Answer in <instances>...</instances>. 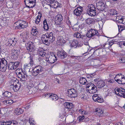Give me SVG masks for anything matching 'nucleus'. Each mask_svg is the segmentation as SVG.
Listing matches in <instances>:
<instances>
[{
  "instance_id": "1",
  "label": "nucleus",
  "mask_w": 125,
  "mask_h": 125,
  "mask_svg": "<svg viewBox=\"0 0 125 125\" xmlns=\"http://www.w3.org/2000/svg\"><path fill=\"white\" fill-rule=\"evenodd\" d=\"M46 39L43 40L42 42L44 44L46 45H48L50 42L52 43L55 40V37L53 35V33L52 32H47V33Z\"/></svg>"
},
{
  "instance_id": "2",
  "label": "nucleus",
  "mask_w": 125,
  "mask_h": 125,
  "mask_svg": "<svg viewBox=\"0 0 125 125\" xmlns=\"http://www.w3.org/2000/svg\"><path fill=\"white\" fill-rule=\"evenodd\" d=\"M87 10L88 14L91 16H93L95 15L96 13V9L94 5L93 4L88 5Z\"/></svg>"
},
{
  "instance_id": "3",
  "label": "nucleus",
  "mask_w": 125,
  "mask_h": 125,
  "mask_svg": "<svg viewBox=\"0 0 125 125\" xmlns=\"http://www.w3.org/2000/svg\"><path fill=\"white\" fill-rule=\"evenodd\" d=\"M7 64V61L4 58L0 59V71L2 72L6 71Z\"/></svg>"
},
{
  "instance_id": "4",
  "label": "nucleus",
  "mask_w": 125,
  "mask_h": 125,
  "mask_svg": "<svg viewBox=\"0 0 125 125\" xmlns=\"http://www.w3.org/2000/svg\"><path fill=\"white\" fill-rule=\"evenodd\" d=\"M99 34L97 30L91 29L87 32V36L88 38H90L94 36H98Z\"/></svg>"
},
{
  "instance_id": "5",
  "label": "nucleus",
  "mask_w": 125,
  "mask_h": 125,
  "mask_svg": "<svg viewBox=\"0 0 125 125\" xmlns=\"http://www.w3.org/2000/svg\"><path fill=\"white\" fill-rule=\"evenodd\" d=\"M115 91L117 95L125 98V89L122 87L116 88L115 89Z\"/></svg>"
},
{
  "instance_id": "6",
  "label": "nucleus",
  "mask_w": 125,
  "mask_h": 125,
  "mask_svg": "<svg viewBox=\"0 0 125 125\" xmlns=\"http://www.w3.org/2000/svg\"><path fill=\"white\" fill-rule=\"evenodd\" d=\"M43 69V68L40 65L36 66L32 69V74L34 76H36L39 73L42 72Z\"/></svg>"
},
{
  "instance_id": "7",
  "label": "nucleus",
  "mask_w": 125,
  "mask_h": 125,
  "mask_svg": "<svg viewBox=\"0 0 125 125\" xmlns=\"http://www.w3.org/2000/svg\"><path fill=\"white\" fill-rule=\"evenodd\" d=\"M68 96L70 98H75L78 96V92L77 90L73 88L68 90Z\"/></svg>"
},
{
  "instance_id": "8",
  "label": "nucleus",
  "mask_w": 125,
  "mask_h": 125,
  "mask_svg": "<svg viewBox=\"0 0 125 125\" xmlns=\"http://www.w3.org/2000/svg\"><path fill=\"white\" fill-rule=\"evenodd\" d=\"M46 60L49 63H52L55 62L57 58L55 55L53 53L49 55L46 58Z\"/></svg>"
},
{
  "instance_id": "9",
  "label": "nucleus",
  "mask_w": 125,
  "mask_h": 125,
  "mask_svg": "<svg viewBox=\"0 0 125 125\" xmlns=\"http://www.w3.org/2000/svg\"><path fill=\"white\" fill-rule=\"evenodd\" d=\"M17 22L19 24V25L16 26V28L18 29H24L26 28L28 26V23L23 20H20Z\"/></svg>"
},
{
  "instance_id": "10",
  "label": "nucleus",
  "mask_w": 125,
  "mask_h": 125,
  "mask_svg": "<svg viewBox=\"0 0 125 125\" xmlns=\"http://www.w3.org/2000/svg\"><path fill=\"white\" fill-rule=\"evenodd\" d=\"M17 77L20 78L21 81H25L27 80V75L22 71L17 72L16 73Z\"/></svg>"
},
{
  "instance_id": "11",
  "label": "nucleus",
  "mask_w": 125,
  "mask_h": 125,
  "mask_svg": "<svg viewBox=\"0 0 125 125\" xmlns=\"http://www.w3.org/2000/svg\"><path fill=\"white\" fill-rule=\"evenodd\" d=\"M20 64L19 62H10L8 65V67L9 70H14L17 68Z\"/></svg>"
},
{
  "instance_id": "12",
  "label": "nucleus",
  "mask_w": 125,
  "mask_h": 125,
  "mask_svg": "<svg viewBox=\"0 0 125 125\" xmlns=\"http://www.w3.org/2000/svg\"><path fill=\"white\" fill-rule=\"evenodd\" d=\"M26 46L27 50L29 52H33L35 50V47L32 43H28Z\"/></svg>"
},
{
  "instance_id": "13",
  "label": "nucleus",
  "mask_w": 125,
  "mask_h": 125,
  "mask_svg": "<svg viewBox=\"0 0 125 125\" xmlns=\"http://www.w3.org/2000/svg\"><path fill=\"white\" fill-rule=\"evenodd\" d=\"M96 6L97 9L99 11H103L105 8V4L101 2L97 3Z\"/></svg>"
},
{
  "instance_id": "14",
  "label": "nucleus",
  "mask_w": 125,
  "mask_h": 125,
  "mask_svg": "<svg viewBox=\"0 0 125 125\" xmlns=\"http://www.w3.org/2000/svg\"><path fill=\"white\" fill-rule=\"evenodd\" d=\"M19 53V51L16 49H13L11 50V54L12 55L11 57L14 59H17L18 58Z\"/></svg>"
},
{
  "instance_id": "15",
  "label": "nucleus",
  "mask_w": 125,
  "mask_h": 125,
  "mask_svg": "<svg viewBox=\"0 0 125 125\" xmlns=\"http://www.w3.org/2000/svg\"><path fill=\"white\" fill-rule=\"evenodd\" d=\"M83 10L82 7H78L74 10L73 11L74 14L77 16H80L83 11Z\"/></svg>"
},
{
  "instance_id": "16",
  "label": "nucleus",
  "mask_w": 125,
  "mask_h": 125,
  "mask_svg": "<svg viewBox=\"0 0 125 125\" xmlns=\"http://www.w3.org/2000/svg\"><path fill=\"white\" fill-rule=\"evenodd\" d=\"M63 19L62 15L61 14H58L55 17V23L59 25L60 23L62 21Z\"/></svg>"
},
{
  "instance_id": "17",
  "label": "nucleus",
  "mask_w": 125,
  "mask_h": 125,
  "mask_svg": "<svg viewBox=\"0 0 125 125\" xmlns=\"http://www.w3.org/2000/svg\"><path fill=\"white\" fill-rule=\"evenodd\" d=\"M57 55L62 58H65L67 56V54L63 50L58 51L57 53Z\"/></svg>"
},
{
  "instance_id": "18",
  "label": "nucleus",
  "mask_w": 125,
  "mask_h": 125,
  "mask_svg": "<svg viewBox=\"0 0 125 125\" xmlns=\"http://www.w3.org/2000/svg\"><path fill=\"white\" fill-rule=\"evenodd\" d=\"M66 41L64 40L63 37L62 36H59L57 38V43L60 45H62V43L64 44L66 42Z\"/></svg>"
},
{
  "instance_id": "19",
  "label": "nucleus",
  "mask_w": 125,
  "mask_h": 125,
  "mask_svg": "<svg viewBox=\"0 0 125 125\" xmlns=\"http://www.w3.org/2000/svg\"><path fill=\"white\" fill-rule=\"evenodd\" d=\"M29 32L27 31L23 32L20 34V36H21L22 38L24 39V40H27V39L29 37Z\"/></svg>"
},
{
  "instance_id": "20",
  "label": "nucleus",
  "mask_w": 125,
  "mask_h": 125,
  "mask_svg": "<svg viewBox=\"0 0 125 125\" xmlns=\"http://www.w3.org/2000/svg\"><path fill=\"white\" fill-rule=\"evenodd\" d=\"M97 83V87L99 88H101L103 87L105 84V82L102 80L98 81Z\"/></svg>"
},
{
  "instance_id": "21",
  "label": "nucleus",
  "mask_w": 125,
  "mask_h": 125,
  "mask_svg": "<svg viewBox=\"0 0 125 125\" xmlns=\"http://www.w3.org/2000/svg\"><path fill=\"white\" fill-rule=\"evenodd\" d=\"M21 86L20 83L18 82L17 84L15 85L14 86L11 87V88L13 89L14 91L17 92L18 90Z\"/></svg>"
},
{
  "instance_id": "22",
  "label": "nucleus",
  "mask_w": 125,
  "mask_h": 125,
  "mask_svg": "<svg viewBox=\"0 0 125 125\" xmlns=\"http://www.w3.org/2000/svg\"><path fill=\"white\" fill-rule=\"evenodd\" d=\"M104 112L103 110L100 109L99 108H97L96 111L95 113L96 115L99 117H101L102 116Z\"/></svg>"
},
{
  "instance_id": "23",
  "label": "nucleus",
  "mask_w": 125,
  "mask_h": 125,
  "mask_svg": "<svg viewBox=\"0 0 125 125\" xmlns=\"http://www.w3.org/2000/svg\"><path fill=\"white\" fill-rule=\"evenodd\" d=\"M17 39L16 38H14L13 39H11L9 40V43L10 44V46L11 45L12 46H14L16 44L17 41Z\"/></svg>"
},
{
  "instance_id": "24",
  "label": "nucleus",
  "mask_w": 125,
  "mask_h": 125,
  "mask_svg": "<svg viewBox=\"0 0 125 125\" xmlns=\"http://www.w3.org/2000/svg\"><path fill=\"white\" fill-rule=\"evenodd\" d=\"M30 61L29 62V64H25L24 67L25 68H27L28 67H30L31 66V65H32L33 64L34 62L33 60L32 57L30 56Z\"/></svg>"
},
{
  "instance_id": "25",
  "label": "nucleus",
  "mask_w": 125,
  "mask_h": 125,
  "mask_svg": "<svg viewBox=\"0 0 125 125\" xmlns=\"http://www.w3.org/2000/svg\"><path fill=\"white\" fill-rule=\"evenodd\" d=\"M124 75H122V73L118 74L116 75L114 78L115 80L118 82V81L120 80V79L124 77Z\"/></svg>"
},
{
  "instance_id": "26",
  "label": "nucleus",
  "mask_w": 125,
  "mask_h": 125,
  "mask_svg": "<svg viewBox=\"0 0 125 125\" xmlns=\"http://www.w3.org/2000/svg\"><path fill=\"white\" fill-rule=\"evenodd\" d=\"M93 83H88L86 84L87 86L86 87V88H88V90L89 92L90 93H92V86H93Z\"/></svg>"
},
{
  "instance_id": "27",
  "label": "nucleus",
  "mask_w": 125,
  "mask_h": 125,
  "mask_svg": "<svg viewBox=\"0 0 125 125\" xmlns=\"http://www.w3.org/2000/svg\"><path fill=\"white\" fill-rule=\"evenodd\" d=\"M64 105L65 108L71 109L72 107L73 104L71 103L65 102L64 103Z\"/></svg>"
},
{
  "instance_id": "28",
  "label": "nucleus",
  "mask_w": 125,
  "mask_h": 125,
  "mask_svg": "<svg viewBox=\"0 0 125 125\" xmlns=\"http://www.w3.org/2000/svg\"><path fill=\"white\" fill-rule=\"evenodd\" d=\"M80 83L82 84H87L88 83L86 79L84 78H81L79 81Z\"/></svg>"
},
{
  "instance_id": "29",
  "label": "nucleus",
  "mask_w": 125,
  "mask_h": 125,
  "mask_svg": "<svg viewBox=\"0 0 125 125\" xmlns=\"http://www.w3.org/2000/svg\"><path fill=\"white\" fill-rule=\"evenodd\" d=\"M107 43L104 44H103L101 46H100V48H109L112 45H110L109 43L108 42Z\"/></svg>"
},
{
  "instance_id": "30",
  "label": "nucleus",
  "mask_w": 125,
  "mask_h": 125,
  "mask_svg": "<svg viewBox=\"0 0 125 125\" xmlns=\"http://www.w3.org/2000/svg\"><path fill=\"white\" fill-rule=\"evenodd\" d=\"M52 6L54 8H56L59 7H60L61 6V4L56 1L55 2L52 3Z\"/></svg>"
},
{
  "instance_id": "31",
  "label": "nucleus",
  "mask_w": 125,
  "mask_h": 125,
  "mask_svg": "<svg viewBox=\"0 0 125 125\" xmlns=\"http://www.w3.org/2000/svg\"><path fill=\"white\" fill-rule=\"evenodd\" d=\"M23 111L20 108H16L15 110V113L17 115H19L23 113Z\"/></svg>"
},
{
  "instance_id": "32",
  "label": "nucleus",
  "mask_w": 125,
  "mask_h": 125,
  "mask_svg": "<svg viewBox=\"0 0 125 125\" xmlns=\"http://www.w3.org/2000/svg\"><path fill=\"white\" fill-rule=\"evenodd\" d=\"M43 24L44 29L45 30H48L49 29V27L46 19H45L43 21Z\"/></svg>"
},
{
  "instance_id": "33",
  "label": "nucleus",
  "mask_w": 125,
  "mask_h": 125,
  "mask_svg": "<svg viewBox=\"0 0 125 125\" xmlns=\"http://www.w3.org/2000/svg\"><path fill=\"white\" fill-rule=\"evenodd\" d=\"M36 27H34L32 30L31 33V34L33 36H35L36 35L37 33H38V29H36Z\"/></svg>"
},
{
  "instance_id": "34",
  "label": "nucleus",
  "mask_w": 125,
  "mask_h": 125,
  "mask_svg": "<svg viewBox=\"0 0 125 125\" xmlns=\"http://www.w3.org/2000/svg\"><path fill=\"white\" fill-rule=\"evenodd\" d=\"M39 59L41 64L44 65H46V62L47 61L44 58L40 57L39 58Z\"/></svg>"
},
{
  "instance_id": "35",
  "label": "nucleus",
  "mask_w": 125,
  "mask_h": 125,
  "mask_svg": "<svg viewBox=\"0 0 125 125\" xmlns=\"http://www.w3.org/2000/svg\"><path fill=\"white\" fill-rule=\"evenodd\" d=\"M78 42L77 41L73 40L71 42L70 46L72 47L76 48L78 45Z\"/></svg>"
},
{
  "instance_id": "36",
  "label": "nucleus",
  "mask_w": 125,
  "mask_h": 125,
  "mask_svg": "<svg viewBox=\"0 0 125 125\" xmlns=\"http://www.w3.org/2000/svg\"><path fill=\"white\" fill-rule=\"evenodd\" d=\"M3 94L5 96L8 98L11 97L12 95V94L11 92L8 91L5 92L3 93Z\"/></svg>"
},
{
  "instance_id": "37",
  "label": "nucleus",
  "mask_w": 125,
  "mask_h": 125,
  "mask_svg": "<svg viewBox=\"0 0 125 125\" xmlns=\"http://www.w3.org/2000/svg\"><path fill=\"white\" fill-rule=\"evenodd\" d=\"M87 24H93L94 22V20L92 18H88L85 20Z\"/></svg>"
},
{
  "instance_id": "38",
  "label": "nucleus",
  "mask_w": 125,
  "mask_h": 125,
  "mask_svg": "<svg viewBox=\"0 0 125 125\" xmlns=\"http://www.w3.org/2000/svg\"><path fill=\"white\" fill-rule=\"evenodd\" d=\"M52 100L54 101H56L57 100L58 98V96L56 94H51V97Z\"/></svg>"
},
{
  "instance_id": "39",
  "label": "nucleus",
  "mask_w": 125,
  "mask_h": 125,
  "mask_svg": "<svg viewBox=\"0 0 125 125\" xmlns=\"http://www.w3.org/2000/svg\"><path fill=\"white\" fill-rule=\"evenodd\" d=\"M39 85L41 89L42 90L45 88L46 85L45 83L43 81H41L40 82Z\"/></svg>"
},
{
  "instance_id": "40",
  "label": "nucleus",
  "mask_w": 125,
  "mask_h": 125,
  "mask_svg": "<svg viewBox=\"0 0 125 125\" xmlns=\"http://www.w3.org/2000/svg\"><path fill=\"white\" fill-rule=\"evenodd\" d=\"M118 83L120 84H125V78L124 76V77L120 79V80L118 81Z\"/></svg>"
},
{
  "instance_id": "41",
  "label": "nucleus",
  "mask_w": 125,
  "mask_h": 125,
  "mask_svg": "<svg viewBox=\"0 0 125 125\" xmlns=\"http://www.w3.org/2000/svg\"><path fill=\"white\" fill-rule=\"evenodd\" d=\"M17 83L16 81V80H14L13 79H12L10 81V85L12 87V86H14L15 85L17 84Z\"/></svg>"
},
{
  "instance_id": "42",
  "label": "nucleus",
  "mask_w": 125,
  "mask_h": 125,
  "mask_svg": "<svg viewBox=\"0 0 125 125\" xmlns=\"http://www.w3.org/2000/svg\"><path fill=\"white\" fill-rule=\"evenodd\" d=\"M92 93H95L97 91V88L96 86L93 84V86H92Z\"/></svg>"
},
{
  "instance_id": "43",
  "label": "nucleus",
  "mask_w": 125,
  "mask_h": 125,
  "mask_svg": "<svg viewBox=\"0 0 125 125\" xmlns=\"http://www.w3.org/2000/svg\"><path fill=\"white\" fill-rule=\"evenodd\" d=\"M35 2L36 1H32L31 2H28V3H27V4H29L31 8H32L34 7L35 5Z\"/></svg>"
},
{
  "instance_id": "44",
  "label": "nucleus",
  "mask_w": 125,
  "mask_h": 125,
  "mask_svg": "<svg viewBox=\"0 0 125 125\" xmlns=\"http://www.w3.org/2000/svg\"><path fill=\"white\" fill-rule=\"evenodd\" d=\"M74 36L77 38H81L82 35L79 32L75 33L74 34Z\"/></svg>"
},
{
  "instance_id": "45",
  "label": "nucleus",
  "mask_w": 125,
  "mask_h": 125,
  "mask_svg": "<svg viewBox=\"0 0 125 125\" xmlns=\"http://www.w3.org/2000/svg\"><path fill=\"white\" fill-rule=\"evenodd\" d=\"M46 53L43 51H39L38 55L41 56V57L44 58L43 57L45 55Z\"/></svg>"
},
{
  "instance_id": "46",
  "label": "nucleus",
  "mask_w": 125,
  "mask_h": 125,
  "mask_svg": "<svg viewBox=\"0 0 125 125\" xmlns=\"http://www.w3.org/2000/svg\"><path fill=\"white\" fill-rule=\"evenodd\" d=\"M117 13L115 10L114 9L111 10L110 13V14L111 15H112L113 16H116Z\"/></svg>"
},
{
  "instance_id": "47",
  "label": "nucleus",
  "mask_w": 125,
  "mask_h": 125,
  "mask_svg": "<svg viewBox=\"0 0 125 125\" xmlns=\"http://www.w3.org/2000/svg\"><path fill=\"white\" fill-rule=\"evenodd\" d=\"M11 123H10V125H18V124L16 121L12 120L11 122H10Z\"/></svg>"
},
{
  "instance_id": "48",
  "label": "nucleus",
  "mask_w": 125,
  "mask_h": 125,
  "mask_svg": "<svg viewBox=\"0 0 125 125\" xmlns=\"http://www.w3.org/2000/svg\"><path fill=\"white\" fill-rule=\"evenodd\" d=\"M51 94H45L43 95V97H46V98H48L49 97L50 98H51Z\"/></svg>"
},
{
  "instance_id": "49",
  "label": "nucleus",
  "mask_w": 125,
  "mask_h": 125,
  "mask_svg": "<svg viewBox=\"0 0 125 125\" xmlns=\"http://www.w3.org/2000/svg\"><path fill=\"white\" fill-rule=\"evenodd\" d=\"M87 37H88V36H87V33L86 35H82L81 38V39L82 40H87Z\"/></svg>"
},
{
  "instance_id": "50",
  "label": "nucleus",
  "mask_w": 125,
  "mask_h": 125,
  "mask_svg": "<svg viewBox=\"0 0 125 125\" xmlns=\"http://www.w3.org/2000/svg\"><path fill=\"white\" fill-rule=\"evenodd\" d=\"M7 105H11L13 103V101L11 100H7Z\"/></svg>"
},
{
  "instance_id": "51",
  "label": "nucleus",
  "mask_w": 125,
  "mask_h": 125,
  "mask_svg": "<svg viewBox=\"0 0 125 125\" xmlns=\"http://www.w3.org/2000/svg\"><path fill=\"white\" fill-rule=\"evenodd\" d=\"M114 17L115 18V20L117 21H118L119 20H120L121 19H122V18L121 16H117V15Z\"/></svg>"
},
{
  "instance_id": "52",
  "label": "nucleus",
  "mask_w": 125,
  "mask_h": 125,
  "mask_svg": "<svg viewBox=\"0 0 125 125\" xmlns=\"http://www.w3.org/2000/svg\"><path fill=\"white\" fill-rule=\"evenodd\" d=\"M97 99V101L98 102L102 103L103 102V98H102L100 97H99Z\"/></svg>"
},
{
  "instance_id": "53",
  "label": "nucleus",
  "mask_w": 125,
  "mask_h": 125,
  "mask_svg": "<svg viewBox=\"0 0 125 125\" xmlns=\"http://www.w3.org/2000/svg\"><path fill=\"white\" fill-rule=\"evenodd\" d=\"M7 123H6V121L5 122L3 121H0V125H9L7 124Z\"/></svg>"
},
{
  "instance_id": "54",
  "label": "nucleus",
  "mask_w": 125,
  "mask_h": 125,
  "mask_svg": "<svg viewBox=\"0 0 125 125\" xmlns=\"http://www.w3.org/2000/svg\"><path fill=\"white\" fill-rule=\"evenodd\" d=\"M28 87L29 88H30L32 87L33 86V85L32 83L30 82H29V83L28 84Z\"/></svg>"
},
{
  "instance_id": "55",
  "label": "nucleus",
  "mask_w": 125,
  "mask_h": 125,
  "mask_svg": "<svg viewBox=\"0 0 125 125\" xmlns=\"http://www.w3.org/2000/svg\"><path fill=\"white\" fill-rule=\"evenodd\" d=\"M48 3H50V4L52 5V3L54 2L55 1H56L55 0H45Z\"/></svg>"
},
{
  "instance_id": "56",
  "label": "nucleus",
  "mask_w": 125,
  "mask_h": 125,
  "mask_svg": "<svg viewBox=\"0 0 125 125\" xmlns=\"http://www.w3.org/2000/svg\"><path fill=\"white\" fill-rule=\"evenodd\" d=\"M119 61L121 63L125 62V57H122L120 59Z\"/></svg>"
},
{
  "instance_id": "57",
  "label": "nucleus",
  "mask_w": 125,
  "mask_h": 125,
  "mask_svg": "<svg viewBox=\"0 0 125 125\" xmlns=\"http://www.w3.org/2000/svg\"><path fill=\"white\" fill-rule=\"evenodd\" d=\"M125 21V19H123V18L119 20L118 21H117V22L119 23H122L124 24V22H123L124 21Z\"/></svg>"
},
{
  "instance_id": "58",
  "label": "nucleus",
  "mask_w": 125,
  "mask_h": 125,
  "mask_svg": "<svg viewBox=\"0 0 125 125\" xmlns=\"http://www.w3.org/2000/svg\"><path fill=\"white\" fill-rule=\"evenodd\" d=\"M119 45H123L125 46V41H122L119 42Z\"/></svg>"
},
{
  "instance_id": "59",
  "label": "nucleus",
  "mask_w": 125,
  "mask_h": 125,
  "mask_svg": "<svg viewBox=\"0 0 125 125\" xmlns=\"http://www.w3.org/2000/svg\"><path fill=\"white\" fill-rule=\"evenodd\" d=\"M86 96L85 94H83L81 96L80 98L84 100L86 98Z\"/></svg>"
},
{
  "instance_id": "60",
  "label": "nucleus",
  "mask_w": 125,
  "mask_h": 125,
  "mask_svg": "<svg viewBox=\"0 0 125 125\" xmlns=\"http://www.w3.org/2000/svg\"><path fill=\"white\" fill-rule=\"evenodd\" d=\"M32 1H36V0H24V1L26 4V3H28V2H31Z\"/></svg>"
},
{
  "instance_id": "61",
  "label": "nucleus",
  "mask_w": 125,
  "mask_h": 125,
  "mask_svg": "<svg viewBox=\"0 0 125 125\" xmlns=\"http://www.w3.org/2000/svg\"><path fill=\"white\" fill-rule=\"evenodd\" d=\"M46 35H47V33L46 34V35L44 34H43L42 35V41L43 40H44L45 39V37L46 38Z\"/></svg>"
},
{
  "instance_id": "62",
  "label": "nucleus",
  "mask_w": 125,
  "mask_h": 125,
  "mask_svg": "<svg viewBox=\"0 0 125 125\" xmlns=\"http://www.w3.org/2000/svg\"><path fill=\"white\" fill-rule=\"evenodd\" d=\"M94 97H93V99L95 101H97V99L99 97L98 96L94 98Z\"/></svg>"
},
{
  "instance_id": "63",
  "label": "nucleus",
  "mask_w": 125,
  "mask_h": 125,
  "mask_svg": "<svg viewBox=\"0 0 125 125\" xmlns=\"http://www.w3.org/2000/svg\"><path fill=\"white\" fill-rule=\"evenodd\" d=\"M79 112L80 113L84 114V113H85V111L82 109H81L80 110Z\"/></svg>"
},
{
  "instance_id": "64",
  "label": "nucleus",
  "mask_w": 125,
  "mask_h": 125,
  "mask_svg": "<svg viewBox=\"0 0 125 125\" xmlns=\"http://www.w3.org/2000/svg\"><path fill=\"white\" fill-rule=\"evenodd\" d=\"M84 119V118H83L82 117L79 116V121H80L83 122V120Z\"/></svg>"
}]
</instances>
